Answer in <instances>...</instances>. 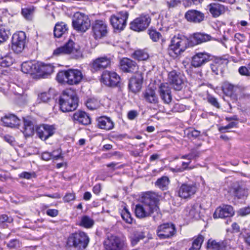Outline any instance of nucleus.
I'll list each match as a JSON object with an SVG mask.
<instances>
[{
  "mask_svg": "<svg viewBox=\"0 0 250 250\" xmlns=\"http://www.w3.org/2000/svg\"><path fill=\"white\" fill-rule=\"evenodd\" d=\"M158 199L154 194L146 193L142 197L141 203L136 205L135 213L137 217L144 218L153 215L154 220L160 218L159 208L157 205Z\"/></svg>",
  "mask_w": 250,
  "mask_h": 250,
  "instance_id": "nucleus-1",
  "label": "nucleus"
},
{
  "mask_svg": "<svg viewBox=\"0 0 250 250\" xmlns=\"http://www.w3.org/2000/svg\"><path fill=\"white\" fill-rule=\"evenodd\" d=\"M59 104L63 112L75 110L78 106V98L75 92L71 89L64 90L60 97Z\"/></svg>",
  "mask_w": 250,
  "mask_h": 250,
  "instance_id": "nucleus-2",
  "label": "nucleus"
},
{
  "mask_svg": "<svg viewBox=\"0 0 250 250\" xmlns=\"http://www.w3.org/2000/svg\"><path fill=\"white\" fill-rule=\"evenodd\" d=\"M189 45L190 42L185 36L179 34L174 36L168 47L169 54L173 57H177Z\"/></svg>",
  "mask_w": 250,
  "mask_h": 250,
  "instance_id": "nucleus-3",
  "label": "nucleus"
},
{
  "mask_svg": "<svg viewBox=\"0 0 250 250\" xmlns=\"http://www.w3.org/2000/svg\"><path fill=\"white\" fill-rule=\"evenodd\" d=\"M83 79L82 72L78 69H69L60 71L57 76L59 83H65L69 85L77 84Z\"/></svg>",
  "mask_w": 250,
  "mask_h": 250,
  "instance_id": "nucleus-4",
  "label": "nucleus"
},
{
  "mask_svg": "<svg viewBox=\"0 0 250 250\" xmlns=\"http://www.w3.org/2000/svg\"><path fill=\"white\" fill-rule=\"evenodd\" d=\"M89 239L87 234L80 232L71 234L68 238L67 244L76 250H84L87 246Z\"/></svg>",
  "mask_w": 250,
  "mask_h": 250,
  "instance_id": "nucleus-5",
  "label": "nucleus"
},
{
  "mask_svg": "<svg viewBox=\"0 0 250 250\" xmlns=\"http://www.w3.org/2000/svg\"><path fill=\"white\" fill-rule=\"evenodd\" d=\"M64 54H69L72 58L76 59L82 57V53L79 46H75L74 42L71 40H69L64 45L57 48L53 52L55 56Z\"/></svg>",
  "mask_w": 250,
  "mask_h": 250,
  "instance_id": "nucleus-6",
  "label": "nucleus"
},
{
  "mask_svg": "<svg viewBox=\"0 0 250 250\" xmlns=\"http://www.w3.org/2000/svg\"><path fill=\"white\" fill-rule=\"evenodd\" d=\"M104 246L105 250H125L127 243L125 238L111 235L105 239Z\"/></svg>",
  "mask_w": 250,
  "mask_h": 250,
  "instance_id": "nucleus-7",
  "label": "nucleus"
},
{
  "mask_svg": "<svg viewBox=\"0 0 250 250\" xmlns=\"http://www.w3.org/2000/svg\"><path fill=\"white\" fill-rule=\"evenodd\" d=\"M72 25L77 31L84 32L90 27V22L87 15L77 12L74 15Z\"/></svg>",
  "mask_w": 250,
  "mask_h": 250,
  "instance_id": "nucleus-8",
  "label": "nucleus"
},
{
  "mask_svg": "<svg viewBox=\"0 0 250 250\" xmlns=\"http://www.w3.org/2000/svg\"><path fill=\"white\" fill-rule=\"evenodd\" d=\"M26 36L24 32L20 31L13 34L12 39L11 49L16 54H20L24 50Z\"/></svg>",
  "mask_w": 250,
  "mask_h": 250,
  "instance_id": "nucleus-9",
  "label": "nucleus"
},
{
  "mask_svg": "<svg viewBox=\"0 0 250 250\" xmlns=\"http://www.w3.org/2000/svg\"><path fill=\"white\" fill-rule=\"evenodd\" d=\"M128 13L126 11H120L110 18L111 24L114 29L122 30L125 27L128 18Z\"/></svg>",
  "mask_w": 250,
  "mask_h": 250,
  "instance_id": "nucleus-10",
  "label": "nucleus"
},
{
  "mask_svg": "<svg viewBox=\"0 0 250 250\" xmlns=\"http://www.w3.org/2000/svg\"><path fill=\"white\" fill-rule=\"evenodd\" d=\"M150 21L151 19L148 15H142L131 22L130 28L135 31H142L148 26Z\"/></svg>",
  "mask_w": 250,
  "mask_h": 250,
  "instance_id": "nucleus-11",
  "label": "nucleus"
},
{
  "mask_svg": "<svg viewBox=\"0 0 250 250\" xmlns=\"http://www.w3.org/2000/svg\"><path fill=\"white\" fill-rule=\"evenodd\" d=\"M175 226L172 223H165L158 226L157 234L161 239L171 238L176 233Z\"/></svg>",
  "mask_w": 250,
  "mask_h": 250,
  "instance_id": "nucleus-12",
  "label": "nucleus"
},
{
  "mask_svg": "<svg viewBox=\"0 0 250 250\" xmlns=\"http://www.w3.org/2000/svg\"><path fill=\"white\" fill-rule=\"evenodd\" d=\"M230 193L238 199L246 198L249 195V189L245 183H233L229 189Z\"/></svg>",
  "mask_w": 250,
  "mask_h": 250,
  "instance_id": "nucleus-13",
  "label": "nucleus"
},
{
  "mask_svg": "<svg viewBox=\"0 0 250 250\" xmlns=\"http://www.w3.org/2000/svg\"><path fill=\"white\" fill-rule=\"evenodd\" d=\"M197 190L196 184H183L179 188L178 195L183 199L190 198Z\"/></svg>",
  "mask_w": 250,
  "mask_h": 250,
  "instance_id": "nucleus-14",
  "label": "nucleus"
},
{
  "mask_svg": "<svg viewBox=\"0 0 250 250\" xmlns=\"http://www.w3.org/2000/svg\"><path fill=\"white\" fill-rule=\"evenodd\" d=\"M56 128L53 125L43 124L37 128L38 137L42 140L45 141L55 133Z\"/></svg>",
  "mask_w": 250,
  "mask_h": 250,
  "instance_id": "nucleus-15",
  "label": "nucleus"
},
{
  "mask_svg": "<svg viewBox=\"0 0 250 250\" xmlns=\"http://www.w3.org/2000/svg\"><path fill=\"white\" fill-rule=\"evenodd\" d=\"M102 82L109 86H116L120 81V76L115 72L105 71L102 76Z\"/></svg>",
  "mask_w": 250,
  "mask_h": 250,
  "instance_id": "nucleus-16",
  "label": "nucleus"
},
{
  "mask_svg": "<svg viewBox=\"0 0 250 250\" xmlns=\"http://www.w3.org/2000/svg\"><path fill=\"white\" fill-rule=\"evenodd\" d=\"M168 82L175 90H181L184 85L183 77L175 71H172L168 74Z\"/></svg>",
  "mask_w": 250,
  "mask_h": 250,
  "instance_id": "nucleus-17",
  "label": "nucleus"
},
{
  "mask_svg": "<svg viewBox=\"0 0 250 250\" xmlns=\"http://www.w3.org/2000/svg\"><path fill=\"white\" fill-rule=\"evenodd\" d=\"M92 29L96 39H101L107 34L106 25L102 21H96L92 25Z\"/></svg>",
  "mask_w": 250,
  "mask_h": 250,
  "instance_id": "nucleus-18",
  "label": "nucleus"
},
{
  "mask_svg": "<svg viewBox=\"0 0 250 250\" xmlns=\"http://www.w3.org/2000/svg\"><path fill=\"white\" fill-rule=\"evenodd\" d=\"M143 82V77L142 73L138 72L130 78L128 87L132 92L136 93L141 90Z\"/></svg>",
  "mask_w": 250,
  "mask_h": 250,
  "instance_id": "nucleus-19",
  "label": "nucleus"
},
{
  "mask_svg": "<svg viewBox=\"0 0 250 250\" xmlns=\"http://www.w3.org/2000/svg\"><path fill=\"white\" fill-rule=\"evenodd\" d=\"M120 69L125 73H133L137 71L138 66L133 61L128 59L123 58L121 60Z\"/></svg>",
  "mask_w": 250,
  "mask_h": 250,
  "instance_id": "nucleus-20",
  "label": "nucleus"
},
{
  "mask_svg": "<svg viewBox=\"0 0 250 250\" xmlns=\"http://www.w3.org/2000/svg\"><path fill=\"white\" fill-rule=\"evenodd\" d=\"M234 210L232 206L230 205H223L216 208L213 217L226 218L232 216L234 214Z\"/></svg>",
  "mask_w": 250,
  "mask_h": 250,
  "instance_id": "nucleus-21",
  "label": "nucleus"
},
{
  "mask_svg": "<svg viewBox=\"0 0 250 250\" xmlns=\"http://www.w3.org/2000/svg\"><path fill=\"white\" fill-rule=\"evenodd\" d=\"M159 92L161 98L166 104L171 101V90L168 83H162L159 87Z\"/></svg>",
  "mask_w": 250,
  "mask_h": 250,
  "instance_id": "nucleus-22",
  "label": "nucleus"
},
{
  "mask_svg": "<svg viewBox=\"0 0 250 250\" xmlns=\"http://www.w3.org/2000/svg\"><path fill=\"white\" fill-rule=\"evenodd\" d=\"M185 18L188 21L200 23L204 21L205 16L204 14L200 11L191 10L186 12Z\"/></svg>",
  "mask_w": 250,
  "mask_h": 250,
  "instance_id": "nucleus-23",
  "label": "nucleus"
},
{
  "mask_svg": "<svg viewBox=\"0 0 250 250\" xmlns=\"http://www.w3.org/2000/svg\"><path fill=\"white\" fill-rule=\"evenodd\" d=\"M209 55L205 52L196 53L193 57L191 64L195 67H200L209 61Z\"/></svg>",
  "mask_w": 250,
  "mask_h": 250,
  "instance_id": "nucleus-24",
  "label": "nucleus"
},
{
  "mask_svg": "<svg viewBox=\"0 0 250 250\" xmlns=\"http://www.w3.org/2000/svg\"><path fill=\"white\" fill-rule=\"evenodd\" d=\"M110 64V58L104 56L95 59L93 62L92 67L96 71H98L108 67Z\"/></svg>",
  "mask_w": 250,
  "mask_h": 250,
  "instance_id": "nucleus-25",
  "label": "nucleus"
},
{
  "mask_svg": "<svg viewBox=\"0 0 250 250\" xmlns=\"http://www.w3.org/2000/svg\"><path fill=\"white\" fill-rule=\"evenodd\" d=\"M97 126L99 128L105 130H110L114 127L112 120L106 116H101L97 119Z\"/></svg>",
  "mask_w": 250,
  "mask_h": 250,
  "instance_id": "nucleus-26",
  "label": "nucleus"
},
{
  "mask_svg": "<svg viewBox=\"0 0 250 250\" xmlns=\"http://www.w3.org/2000/svg\"><path fill=\"white\" fill-rule=\"evenodd\" d=\"M73 120L75 122L85 125L91 123V119L89 115L83 111L75 112L73 115Z\"/></svg>",
  "mask_w": 250,
  "mask_h": 250,
  "instance_id": "nucleus-27",
  "label": "nucleus"
},
{
  "mask_svg": "<svg viewBox=\"0 0 250 250\" xmlns=\"http://www.w3.org/2000/svg\"><path fill=\"white\" fill-rule=\"evenodd\" d=\"M143 95L146 102L153 104L158 103V98L154 89L151 88L146 89L143 93Z\"/></svg>",
  "mask_w": 250,
  "mask_h": 250,
  "instance_id": "nucleus-28",
  "label": "nucleus"
},
{
  "mask_svg": "<svg viewBox=\"0 0 250 250\" xmlns=\"http://www.w3.org/2000/svg\"><path fill=\"white\" fill-rule=\"evenodd\" d=\"M37 70L36 74L45 77L53 72L54 66L50 64L37 63Z\"/></svg>",
  "mask_w": 250,
  "mask_h": 250,
  "instance_id": "nucleus-29",
  "label": "nucleus"
},
{
  "mask_svg": "<svg viewBox=\"0 0 250 250\" xmlns=\"http://www.w3.org/2000/svg\"><path fill=\"white\" fill-rule=\"evenodd\" d=\"M1 120L5 126L10 127H17L20 123V120L14 114L6 115Z\"/></svg>",
  "mask_w": 250,
  "mask_h": 250,
  "instance_id": "nucleus-30",
  "label": "nucleus"
},
{
  "mask_svg": "<svg viewBox=\"0 0 250 250\" xmlns=\"http://www.w3.org/2000/svg\"><path fill=\"white\" fill-rule=\"evenodd\" d=\"M208 8L213 17H217L224 14L227 8L219 3H211L208 5Z\"/></svg>",
  "mask_w": 250,
  "mask_h": 250,
  "instance_id": "nucleus-31",
  "label": "nucleus"
},
{
  "mask_svg": "<svg viewBox=\"0 0 250 250\" xmlns=\"http://www.w3.org/2000/svg\"><path fill=\"white\" fill-rule=\"evenodd\" d=\"M210 39L211 36L208 34L202 33H194L191 37L190 45L193 46L196 44L208 41Z\"/></svg>",
  "mask_w": 250,
  "mask_h": 250,
  "instance_id": "nucleus-32",
  "label": "nucleus"
},
{
  "mask_svg": "<svg viewBox=\"0 0 250 250\" xmlns=\"http://www.w3.org/2000/svg\"><path fill=\"white\" fill-rule=\"evenodd\" d=\"M23 127L22 131L25 137H27L33 135L34 127L33 124L29 117L23 118Z\"/></svg>",
  "mask_w": 250,
  "mask_h": 250,
  "instance_id": "nucleus-33",
  "label": "nucleus"
},
{
  "mask_svg": "<svg viewBox=\"0 0 250 250\" xmlns=\"http://www.w3.org/2000/svg\"><path fill=\"white\" fill-rule=\"evenodd\" d=\"M200 206L198 204L191 205L185 209L186 215L190 218L198 219L199 217Z\"/></svg>",
  "mask_w": 250,
  "mask_h": 250,
  "instance_id": "nucleus-34",
  "label": "nucleus"
},
{
  "mask_svg": "<svg viewBox=\"0 0 250 250\" xmlns=\"http://www.w3.org/2000/svg\"><path fill=\"white\" fill-rule=\"evenodd\" d=\"M37 63L33 62H26L22 63L21 66V71L26 74H35L37 73Z\"/></svg>",
  "mask_w": 250,
  "mask_h": 250,
  "instance_id": "nucleus-35",
  "label": "nucleus"
},
{
  "mask_svg": "<svg viewBox=\"0 0 250 250\" xmlns=\"http://www.w3.org/2000/svg\"><path fill=\"white\" fill-rule=\"evenodd\" d=\"M207 248L209 250H226V243L210 239L208 242Z\"/></svg>",
  "mask_w": 250,
  "mask_h": 250,
  "instance_id": "nucleus-36",
  "label": "nucleus"
},
{
  "mask_svg": "<svg viewBox=\"0 0 250 250\" xmlns=\"http://www.w3.org/2000/svg\"><path fill=\"white\" fill-rule=\"evenodd\" d=\"M67 24L63 22H58L56 24L54 29L55 37L60 38L67 31Z\"/></svg>",
  "mask_w": 250,
  "mask_h": 250,
  "instance_id": "nucleus-37",
  "label": "nucleus"
},
{
  "mask_svg": "<svg viewBox=\"0 0 250 250\" xmlns=\"http://www.w3.org/2000/svg\"><path fill=\"white\" fill-rule=\"evenodd\" d=\"M170 180L167 176H162L157 179L155 182V186L163 190L168 189Z\"/></svg>",
  "mask_w": 250,
  "mask_h": 250,
  "instance_id": "nucleus-38",
  "label": "nucleus"
},
{
  "mask_svg": "<svg viewBox=\"0 0 250 250\" xmlns=\"http://www.w3.org/2000/svg\"><path fill=\"white\" fill-rule=\"evenodd\" d=\"M56 152V151H53L52 153H49L48 152H44L42 153V160L45 161H48L51 159H53L55 160L63 159V156L62 154H61L60 151H58V155H55V153Z\"/></svg>",
  "mask_w": 250,
  "mask_h": 250,
  "instance_id": "nucleus-39",
  "label": "nucleus"
},
{
  "mask_svg": "<svg viewBox=\"0 0 250 250\" xmlns=\"http://www.w3.org/2000/svg\"><path fill=\"white\" fill-rule=\"evenodd\" d=\"M94 224V221L92 218L87 215H84L81 217L79 225L89 229L92 228Z\"/></svg>",
  "mask_w": 250,
  "mask_h": 250,
  "instance_id": "nucleus-40",
  "label": "nucleus"
},
{
  "mask_svg": "<svg viewBox=\"0 0 250 250\" xmlns=\"http://www.w3.org/2000/svg\"><path fill=\"white\" fill-rule=\"evenodd\" d=\"M14 61L10 54H8L0 59V65L2 67H8L12 65Z\"/></svg>",
  "mask_w": 250,
  "mask_h": 250,
  "instance_id": "nucleus-41",
  "label": "nucleus"
},
{
  "mask_svg": "<svg viewBox=\"0 0 250 250\" xmlns=\"http://www.w3.org/2000/svg\"><path fill=\"white\" fill-rule=\"evenodd\" d=\"M145 237V235L142 232H134L131 236V244L133 246L136 245L140 240L143 239Z\"/></svg>",
  "mask_w": 250,
  "mask_h": 250,
  "instance_id": "nucleus-42",
  "label": "nucleus"
},
{
  "mask_svg": "<svg viewBox=\"0 0 250 250\" xmlns=\"http://www.w3.org/2000/svg\"><path fill=\"white\" fill-rule=\"evenodd\" d=\"M133 58L138 61H145L148 59V55L143 50H136L133 53Z\"/></svg>",
  "mask_w": 250,
  "mask_h": 250,
  "instance_id": "nucleus-43",
  "label": "nucleus"
},
{
  "mask_svg": "<svg viewBox=\"0 0 250 250\" xmlns=\"http://www.w3.org/2000/svg\"><path fill=\"white\" fill-rule=\"evenodd\" d=\"M9 34V30H6L4 27H0V44L8 39Z\"/></svg>",
  "mask_w": 250,
  "mask_h": 250,
  "instance_id": "nucleus-44",
  "label": "nucleus"
},
{
  "mask_svg": "<svg viewBox=\"0 0 250 250\" xmlns=\"http://www.w3.org/2000/svg\"><path fill=\"white\" fill-rule=\"evenodd\" d=\"M86 105L88 109L94 110L99 107V103L97 100L90 99L86 102Z\"/></svg>",
  "mask_w": 250,
  "mask_h": 250,
  "instance_id": "nucleus-45",
  "label": "nucleus"
},
{
  "mask_svg": "<svg viewBox=\"0 0 250 250\" xmlns=\"http://www.w3.org/2000/svg\"><path fill=\"white\" fill-rule=\"evenodd\" d=\"M121 216L123 219L125 221V222L128 224H131L132 222V218L131 217V215L128 210L125 208L122 211Z\"/></svg>",
  "mask_w": 250,
  "mask_h": 250,
  "instance_id": "nucleus-46",
  "label": "nucleus"
},
{
  "mask_svg": "<svg viewBox=\"0 0 250 250\" xmlns=\"http://www.w3.org/2000/svg\"><path fill=\"white\" fill-rule=\"evenodd\" d=\"M182 0H169L166 2V4L168 9H172L181 5Z\"/></svg>",
  "mask_w": 250,
  "mask_h": 250,
  "instance_id": "nucleus-47",
  "label": "nucleus"
},
{
  "mask_svg": "<svg viewBox=\"0 0 250 250\" xmlns=\"http://www.w3.org/2000/svg\"><path fill=\"white\" fill-rule=\"evenodd\" d=\"M148 34L153 42H157L161 37V34L155 30H149Z\"/></svg>",
  "mask_w": 250,
  "mask_h": 250,
  "instance_id": "nucleus-48",
  "label": "nucleus"
},
{
  "mask_svg": "<svg viewBox=\"0 0 250 250\" xmlns=\"http://www.w3.org/2000/svg\"><path fill=\"white\" fill-rule=\"evenodd\" d=\"M185 105L179 103L175 104L172 107L171 111L173 112H182L186 110Z\"/></svg>",
  "mask_w": 250,
  "mask_h": 250,
  "instance_id": "nucleus-49",
  "label": "nucleus"
},
{
  "mask_svg": "<svg viewBox=\"0 0 250 250\" xmlns=\"http://www.w3.org/2000/svg\"><path fill=\"white\" fill-rule=\"evenodd\" d=\"M7 246L10 249H18L21 247V243L17 239H13L9 242Z\"/></svg>",
  "mask_w": 250,
  "mask_h": 250,
  "instance_id": "nucleus-50",
  "label": "nucleus"
},
{
  "mask_svg": "<svg viewBox=\"0 0 250 250\" xmlns=\"http://www.w3.org/2000/svg\"><path fill=\"white\" fill-rule=\"evenodd\" d=\"M51 99V95L49 92H43L38 95V99L41 102L46 103Z\"/></svg>",
  "mask_w": 250,
  "mask_h": 250,
  "instance_id": "nucleus-51",
  "label": "nucleus"
},
{
  "mask_svg": "<svg viewBox=\"0 0 250 250\" xmlns=\"http://www.w3.org/2000/svg\"><path fill=\"white\" fill-rule=\"evenodd\" d=\"M234 86L229 83H226L224 84L223 90L227 95H231L233 90Z\"/></svg>",
  "mask_w": 250,
  "mask_h": 250,
  "instance_id": "nucleus-52",
  "label": "nucleus"
},
{
  "mask_svg": "<svg viewBox=\"0 0 250 250\" xmlns=\"http://www.w3.org/2000/svg\"><path fill=\"white\" fill-rule=\"evenodd\" d=\"M203 0H185L184 5L185 7L190 6L192 5H197L200 4Z\"/></svg>",
  "mask_w": 250,
  "mask_h": 250,
  "instance_id": "nucleus-53",
  "label": "nucleus"
},
{
  "mask_svg": "<svg viewBox=\"0 0 250 250\" xmlns=\"http://www.w3.org/2000/svg\"><path fill=\"white\" fill-rule=\"evenodd\" d=\"M204 237L203 235L199 234L193 240L192 243L194 244L196 247L201 248L202 244L204 241Z\"/></svg>",
  "mask_w": 250,
  "mask_h": 250,
  "instance_id": "nucleus-54",
  "label": "nucleus"
},
{
  "mask_svg": "<svg viewBox=\"0 0 250 250\" xmlns=\"http://www.w3.org/2000/svg\"><path fill=\"white\" fill-rule=\"evenodd\" d=\"M245 40L246 37L243 34L238 33L235 34L234 41L236 42L237 44L243 42L245 41Z\"/></svg>",
  "mask_w": 250,
  "mask_h": 250,
  "instance_id": "nucleus-55",
  "label": "nucleus"
},
{
  "mask_svg": "<svg viewBox=\"0 0 250 250\" xmlns=\"http://www.w3.org/2000/svg\"><path fill=\"white\" fill-rule=\"evenodd\" d=\"M189 157V161L191 162L192 160L198 158L200 156V152L195 149H192L189 153L188 154Z\"/></svg>",
  "mask_w": 250,
  "mask_h": 250,
  "instance_id": "nucleus-56",
  "label": "nucleus"
},
{
  "mask_svg": "<svg viewBox=\"0 0 250 250\" xmlns=\"http://www.w3.org/2000/svg\"><path fill=\"white\" fill-rule=\"evenodd\" d=\"M21 13L23 16L27 20H30L31 19L32 11L30 9L25 8L22 9Z\"/></svg>",
  "mask_w": 250,
  "mask_h": 250,
  "instance_id": "nucleus-57",
  "label": "nucleus"
},
{
  "mask_svg": "<svg viewBox=\"0 0 250 250\" xmlns=\"http://www.w3.org/2000/svg\"><path fill=\"white\" fill-rule=\"evenodd\" d=\"M238 71L241 75L246 76H250V70L246 66H241L239 68Z\"/></svg>",
  "mask_w": 250,
  "mask_h": 250,
  "instance_id": "nucleus-58",
  "label": "nucleus"
},
{
  "mask_svg": "<svg viewBox=\"0 0 250 250\" xmlns=\"http://www.w3.org/2000/svg\"><path fill=\"white\" fill-rule=\"evenodd\" d=\"M75 199V195L74 193H67L64 196L63 200L64 202H69Z\"/></svg>",
  "mask_w": 250,
  "mask_h": 250,
  "instance_id": "nucleus-59",
  "label": "nucleus"
},
{
  "mask_svg": "<svg viewBox=\"0 0 250 250\" xmlns=\"http://www.w3.org/2000/svg\"><path fill=\"white\" fill-rule=\"evenodd\" d=\"M208 102L214 107L219 108L220 105L217 99L213 97L209 96L208 98Z\"/></svg>",
  "mask_w": 250,
  "mask_h": 250,
  "instance_id": "nucleus-60",
  "label": "nucleus"
},
{
  "mask_svg": "<svg viewBox=\"0 0 250 250\" xmlns=\"http://www.w3.org/2000/svg\"><path fill=\"white\" fill-rule=\"evenodd\" d=\"M200 132L199 131L195 129H192L188 132V136L189 138H196L200 135Z\"/></svg>",
  "mask_w": 250,
  "mask_h": 250,
  "instance_id": "nucleus-61",
  "label": "nucleus"
},
{
  "mask_svg": "<svg viewBox=\"0 0 250 250\" xmlns=\"http://www.w3.org/2000/svg\"><path fill=\"white\" fill-rule=\"evenodd\" d=\"M13 221V218L8 217L6 215H2L0 216V224L5 222L11 223Z\"/></svg>",
  "mask_w": 250,
  "mask_h": 250,
  "instance_id": "nucleus-62",
  "label": "nucleus"
},
{
  "mask_svg": "<svg viewBox=\"0 0 250 250\" xmlns=\"http://www.w3.org/2000/svg\"><path fill=\"white\" fill-rule=\"evenodd\" d=\"M138 112L135 110H131L127 113V117L129 120H134L137 116Z\"/></svg>",
  "mask_w": 250,
  "mask_h": 250,
  "instance_id": "nucleus-63",
  "label": "nucleus"
},
{
  "mask_svg": "<svg viewBox=\"0 0 250 250\" xmlns=\"http://www.w3.org/2000/svg\"><path fill=\"white\" fill-rule=\"evenodd\" d=\"M46 214L51 217H55L58 214V210L55 209H48L46 211Z\"/></svg>",
  "mask_w": 250,
  "mask_h": 250,
  "instance_id": "nucleus-64",
  "label": "nucleus"
}]
</instances>
